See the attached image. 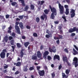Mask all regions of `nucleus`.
Masks as SVG:
<instances>
[{
    "label": "nucleus",
    "mask_w": 78,
    "mask_h": 78,
    "mask_svg": "<svg viewBox=\"0 0 78 78\" xmlns=\"http://www.w3.org/2000/svg\"><path fill=\"white\" fill-rule=\"evenodd\" d=\"M49 7L51 12H52L50 17L51 19H55V16H56V15H57L56 9L54 7L52 8L51 7V6L50 5H49ZM54 15L55 16H54Z\"/></svg>",
    "instance_id": "f257e3e1"
},
{
    "label": "nucleus",
    "mask_w": 78,
    "mask_h": 78,
    "mask_svg": "<svg viewBox=\"0 0 78 78\" xmlns=\"http://www.w3.org/2000/svg\"><path fill=\"white\" fill-rule=\"evenodd\" d=\"M57 3H58V7L60 9V14H63L64 12V6L61 5L60 3L59 2V1L57 2Z\"/></svg>",
    "instance_id": "f03ea898"
},
{
    "label": "nucleus",
    "mask_w": 78,
    "mask_h": 78,
    "mask_svg": "<svg viewBox=\"0 0 78 78\" xmlns=\"http://www.w3.org/2000/svg\"><path fill=\"white\" fill-rule=\"evenodd\" d=\"M7 50L6 49H4L2 50V52L0 54V56L2 59H4L5 58L6 53Z\"/></svg>",
    "instance_id": "7ed1b4c3"
},
{
    "label": "nucleus",
    "mask_w": 78,
    "mask_h": 78,
    "mask_svg": "<svg viewBox=\"0 0 78 78\" xmlns=\"http://www.w3.org/2000/svg\"><path fill=\"white\" fill-rule=\"evenodd\" d=\"M75 31H76V33H78V28H77L76 27H74L73 28H70L68 30L69 33H70Z\"/></svg>",
    "instance_id": "20e7f679"
},
{
    "label": "nucleus",
    "mask_w": 78,
    "mask_h": 78,
    "mask_svg": "<svg viewBox=\"0 0 78 78\" xmlns=\"http://www.w3.org/2000/svg\"><path fill=\"white\" fill-rule=\"evenodd\" d=\"M64 8L66 9L65 14L66 15H68L69 14V5H65Z\"/></svg>",
    "instance_id": "39448f33"
},
{
    "label": "nucleus",
    "mask_w": 78,
    "mask_h": 78,
    "mask_svg": "<svg viewBox=\"0 0 78 78\" xmlns=\"http://www.w3.org/2000/svg\"><path fill=\"white\" fill-rule=\"evenodd\" d=\"M71 11L70 12V13H71V17L73 18V17H74L75 16V11L72 9H71Z\"/></svg>",
    "instance_id": "423d86ee"
},
{
    "label": "nucleus",
    "mask_w": 78,
    "mask_h": 78,
    "mask_svg": "<svg viewBox=\"0 0 78 78\" xmlns=\"http://www.w3.org/2000/svg\"><path fill=\"white\" fill-rule=\"evenodd\" d=\"M55 46H53L52 47V48H51L49 47L48 48L49 51L51 52V53H52V52H53V53H55L56 50L55 49Z\"/></svg>",
    "instance_id": "0eeeda50"
},
{
    "label": "nucleus",
    "mask_w": 78,
    "mask_h": 78,
    "mask_svg": "<svg viewBox=\"0 0 78 78\" xmlns=\"http://www.w3.org/2000/svg\"><path fill=\"white\" fill-rule=\"evenodd\" d=\"M38 73L41 76H43L45 74V71L44 70H40L38 71Z\"/></svg>",
    "instance_id": "6e6552de"
},
{
    "label": "nucleus",
    "mask_w": 78,
    "mask_h": 78,
    "mask_svg": "<svg viewBox=\"0 0 78 78\" xmlns=\"http://www.w3.org/2000/svg\"><path fill=\"white\" fill-rule=\"evenodd\" d=\"M15 28L18 34H20V28L18 26H15Z\"/></svg>",
    "instance_id": "1a4fd4ad"
},
{
    "label": "nucleus",
    "mask_w": 78,
    "mask_h": 78,
    "mask_svg": "<svg viewBox=\"0 0 78 78\" xmlns=\"http://www.w3.org/2000/svg\"><path fill=\"white\" fill-rule=\"evenodd\" d=\"M49 54V52H48V51H45L43 54V58H44V59H47V56Z\"/></svg>",
    "instance_id": "9d476101"
},
{
    "label": "nucleus",
    "mask_w": 78,
    "mask_h": 78,
    "mask_svg": "<svg viewBox=\"0 0 78 78\" xmlns=\"http://www.w3.org/2000/svg\"><path fill=\"white\" fill-rule=\"evenodd\" d=\"M45 18V20H47V16L45 14H44L43 16H41V20H44V19Z\"/></svg>",
    "instance_id": "9b49d317"
},
{
    "label": "nucleus",
    "mask_w": 78,
    "mask_h": 78,
    "mask_svg": "<svg viewBox=\"0 0 78 78\" xmlns=\"http://www.w3.org/2000/svg\"><path fill=\"white\" fill-rule=\"evenodd\" d=\"M37 56L38 58H40L42 57V54H41L40 51H38L37 52Z\"/></svg>",
    "instance_id": "f8f14e48"
},
{
    "label": "nucleus",
    "mask_w": 78,
    "mask_h": 78,
    "mask_svg": "<svg viewBox=\"0 0 78 78\" xmlns=\"http://www.w3.org/2000/svg\"><path fill=\"white\" fill-rule=\"evenodd\" d=\"M14 66L16 65V66L20 67L21 66V62H18L17 63L14 62L13 63Z\"/></svg>",
    "instance_id": "ddd939ff"
},
{
    "label": "nucleus",
    "mask_w": 78,
    "mask_h": 78,
    "mask_svg": "<svg viewBox=\"0 0 78 78\" xmlns=\"http://www.w3.org/2000/svg\"><path fill=\"white\" fill-rule=\"evenodd\" d=\"M57 59H58V60H59V56L58 55H55L54 56L53 59L54 60H55Z\"/></svg>",
    "instance_id": "4468645a"
},
{
    "label": "nucleus",
    "mask_w": 78,
    "mask_h": 78,
    "mask_svg": "<svg viewBox=\"0 0 78 78\" xmlns=\"http://www.w3.org/2000/svg\"><path fill=\"white\" fill-rule=\"evenodd\" d=\"M73 63L74 64H77L78 63V58L76 57H74L73 58Z\"/></svg>",
    "instance_id": "2eb2a0df"
},
{
    "label": "nucleus",
    "mask_w": 78,
    "mask_h": 78,
    "mask_svg": "<svg viewBox=\"0 0 78 78\" xmlns=\"http://www.w3.org/2000/svg\"><path fill=\"white\" fill-rule=\"evenodd\" d=\"M19 2H21L22 3V5L23 6H25V1L24 0H18Z\"/></svg>",
    "instance_id": "dca6fc26"
},
{
    "label": "nucleus",
    "mask_w": 78,
    "mask_h": 78,
    "mask_svg": "<svg viewBox=\"0 0 78 78\" xmlns=\"http://www.w3.org/2000/svg\"><path fill=\"white\" fill-rule=\"evenodd\" d=\"M62 59L63 62H67L68 61V60H67V58L66 56H63L62 58Z\"/></svg>",
    "instance_id": "f3484780"
},
{
    "label": "nucleus",
    "mask_w": 78,
    "mask_h": 78,
    "mask_svg": "<svg viewBox=\"0 0 78 78\" xmlns=\"http://www.w3.org/2000/svg\"><path fill=\"white\" fill-rule=\"evenodd\" d=\"M73 54L74 55H76L78 54V52L75 49V48H73Z\"/></svg>",
    "instance_id": "a211bd4d"
},
{
    "label": "nucleus",
    "mask_w": 78,
    "mask_h": 78,
    "mask_svg": "<svg viewBox=\"0 0 78 78\" xmlns=\"http://www.w3.org/2000/svg\"><path fill=\"white\" fill-rule=\"evenodd\" d=\"M28 66H26L23 68V70L24 72H27L28 70V69L27 68Z\"/></svg>",
    "instance_id": "6ab92c4d"
},
{
    "label": "nucleus",
    "mask_w": 78,
    "mask_h": 78,
    "mask_svg": "<svg viewBox=\"0 0 78 78\" xmlns=\"http://www.w3.org/2000/svg\"><path fill=\"white\" fill-rule=\"evenodd\" d=\"M23 50L22 49L20 52V57H21V58H23V55H24V52H23Z\"/></svg>",
    "instance_id": "aec40b11"
},
{
    "label": "nucleus",
    "mask_w": 78,
    "mask_h": 78,
    "mask_svg": "<svg viewBox=\"0 0 78 78\" xmlns=\"http://www.w3.org/2000/svg\"><path fill=\"white\" fill-rule=\"evenodd\" d=\"M20 27L21 29L24 28V26L23 25V23L20 22L19 23Z\"/></svg>",
    "instance_id": "412c9836"
},
{
    "label": "nucleus",
    "mask_w": 78,
    "mask_h": 78,
    "mask_svg": "<svg viewBox=\"0 0 78 78\" xmlns=\"http://www.w3.org/2000/svg\"><path fill=\"white\" fill-rule=\"evenodd\" d=\"M30 43L29 42H27L24 43V45L26 48H27V47L28 46V45L30 44Z\"/></svg>",
    "instance_id": "4be33fe9"
},
{
    "label": "nucleus",
    "mask_w": 78,
    "mask_h": 78,
    "mask_svg": "<svg viewBox=\"0 0 78 78\" xmlns=\"http://www.w3.org/2000/svg\"><path fill=\"white\" fill-rule=\"evenodd\" d=\"M4 41H5V42H7L8 41V37L7 36H5L4 38Z\"/></svg>",
    "instance_id": "5701e85b"
},
{
    "label": "nucleus",
    "mask_w": 78,
    "mask_h": 78,
    "mask_svg": "<svg viewBox=\"0 0 78 78\" xmlns=\"http://www.w3.org/2000/svg\"><path fill=\"white\" fill-rule=\"evenodd\" d=\"M30 9L31 10H34V5L33 4H31L30 6Z\"/></svg>",
    "instance_id": "b1692460"
},
{
    "label": "nucleus",
    "mask_w": 78,
    "mask_h": 78,
    "mask_svg": "<svg viewBox=\"0 0 78 78\" xmlns=\"http://www.w3.org/2000/svg\"><path fill=\"white\" fill-rule=\"evenodd\" d=\"M31 59L33 60H36L37 59V56L35 55H33Z\"/></svg>",
    "instance_id": "393cba45"
},
{
    "label": "nucleus",
    "mask_w": 78,
    "mask_h": 78,
    "mask_svg": "<svg viewBox=\"0 0 78 78\" xmlns=\"http://www.w3.org/2000/svg\"><path fill=\"white\" fill-rule=\"evenodd\" d=\"M24 11H27V10H28V9H29V7H28V5H27L24 8Z\"/></svg>",
    "instance_id": "a878e982"
},
{
    "label": "nucleus",
    "mask_w": 78,
    "mask_h": 78,
    "mask_svg": "<svg viewBox=\"0 0 78 78\" xmlns=\"http://www.w3.org/2000/svg\"><path fill=\"white\" fill-rule=\"evenodd\" d=\"M49 11V10H48L47 9H46L44 10V12L45 14H48V13Z\"/></svg>",
    "instance_id": "bb28decb"
},
{
    "label": "nucleus",
    "mask_w": 78,
    "mask_h": 78,
    "mask_svg": "<svg viewBox=\"0 0 78 78\" xmlns=\"http://www.w3.org/2000/svg\"><path fill=\"white\" fill-rule=\"evenodd\" d=\"M16 46L18 48H20L22 47V45L20 44V43H16Z\"/></svg>",
    "instance_id": "cd10ccee"
},
{
    "label": "nucleus",
    "mask_w": 78,
    "mask_h": 78,
    "mask_svg": "<svg viewBox=\"0 0 78 78\" xmlns=\"http://www.w3.org/2000/svg\"><path fill=\"white\" fill-rule=\"evenodd\" d=\"M34 66H33L32 67H30L29 68V70L30 71H32V70H34Z\"/></svg>",
    "instance_id": "c85d7f7f"
},
{
    "label": "nucleus",
    "mask_w": 78,
    "mask_h": 78,
    "mask_svg": "<svg viewBox=\"0 0 78 78\" xmlns=\"http://www.w3.org/2000/svg\"><path fill=\"white\" fill-rule=\"evenodd\" d=\"M66 73L67 74V75H68V74H69L70 73V69H67L65 71Z\"/></svg>",
    "instance_id": "c756f323"
},
{
    "label": "nucleus",
    "mask_w": 78,
    "mask_h": 78,
    "mask_svg": "<svg viewBox=\"0 0 78 78\" xmlns=\"http://www.w3.org/2000/svg\"><path fill=\"white\" fill-rule=\"evenodd\" d=\"M62 76L63 78H67V76L66 75V74L64 73H62Z\"/></svg>",
    "instance_id": "7c9ffc66"
},
{
    "label": "nucleus",
    "mask_w": 78,
    "mask_h": 78,
    "mask_svg": "<svg viewBox=\"0 0 78 78\" xmlns=\"http://www.w3.org/2000/svg\"><path fill=\"white\" fill-rule=\"evenodd\" d=\"M10 42L11 45H14V40H12L11 41H10Z\"/></svg>",
    "instance_id": "2f4dec72"
},
{
    "label": "nucleus",
    "mask_w": 78,
    "mask_h": 78,
    "mask_svg": "<svg viewBox=\"0 0 78 78\" xmlns=\"http://www.w3.org/2000/svg\"><path fill=\"white\" fill-rule=\"evenodd\" d=\"M39 21H40V19H39V18L37 17L36 18V22H37V23H39Z\"/></svg>",
    "instance_id": "473e14b6"
},
{
    "label": "nucleus",
    "mask_w": 78,
    "mask_h": 78,
    "mask_svg": "<svg viewBox=\"0 0 78 78\" xmlns=\"http://www.w3.org/2000/svg\"><path fill=\"white\" fill-rule=\"evenodd\" d=\"M40 69H41V66H37V69L38 71H40Z\"/></svg>",
    "instance_id": "72a5a7b5"
},
{
    "label": "nucleus",
    "mask_w": 78,
    "mask_h": 78,
    "mask_svg": "<svg viewBox=\"0 0 78 78\" xmlns=\"http://www.w3.org/2000/svg\"><path fill=\"white\" fill-rule=\"evenodd\" d=\"M62 18L64 20V22H67V20L66 19V16H62Z\"/></svg>",
    "instance_id": "f704fd0d"
},
{
    "label": "nucleus",
    "mask_w": 78,
    "mask_h": 78,
    "mask_svg": "<svg viewBox=\"0 0 78 78\" xmlns=\"http://www.w3.org/2000/svg\"><path fill=\"white\" fill-rule=\"evenodd\" d=\"M16 4H17V2H12L11 3V5L12 6H15V5H16Z\"/></svg>",
    "instance_id": "c9c22d12"
},
{
    "label": "nucleus",
    "mask_w": 78,
    "mask_h": 78,
    "mask_svg": "<svg viewBox=\"0 0 78 78\" xmlns=\"http://www.w3.org/2000/svg\"><path fill=\"white\" fill-rule=\"evenodd\" d=\"M47 59L48 61H50V60L51 59V56L49 55H48Z\"/></svg>",
    "instance_id": "e433bc0d"
},
{
    "label": "nucleus",
    "mask_w": 78,
    "mask_h": 78,
    "mask_svg": "<svg viewBox=\"0 0 78 78\" xmlns=\"http://www.w3.org/2000/svg\"><path fill=\"white\" fill-rule=\"evenodd\" d=\"M34 37H37V34L36 33H34L33 34Z\"/></svg>",
    "instance_id": "4c0bfd02"
},
{
    "label": "nucleus",
    "mask_w": 78,
    "mask_h": 78,
    "mask_svg": "<svg viewBox=\"0 0 78 78\" xmlns=\"http://www.w3.org/2000/svg\"><path fill=\"white\" fill-rule=\"evenodd\" d=\"M5 78H15L14 77L12 76H5Z\"/></svg>",
    "instance_id": "58836bf2"
},
{
    "label": "nucleus",
    "mask_w": 78,
    "mask_h": 78,
    "mask_svg": "<svg viewBox=\"0 0 78 78\" xmlns=\"http://www.w3.org/2000/svg\"><path fill=\"white\" fill-rule=\"evenodd\" d=\"M12 36H13V37H16V34L14 32L12 33Z\"/></svg>",
    "instance_id": "ea45409f"
},
{
    "label": "nucleus",
    "mask_w": 78,
    "mask_h": 78,
    "mask_svg": "<svg viewBox=\"0 0 78 78\" xmlns=\"http://www.w3.org/2000/svg\"><path fill=\"white\" fill-rule=\"evenodd\" d=\"M51 75L52 78H54L55 76V73H53L51 74Z\"/></svg>",
    "instance_id": "a19ab883"
},
{
    "label": "nucleus",
    "mask_w": 78,
    "mask_h": 78,
    "mask_svg": "<svg viewBox=\"0 0 78 78\" xmlns=\"http://www.w3.org/2000/svg\"><path fill=\"white\" fill-rule=\"evenodd\" d=\"M65 1L68 4L70 3V0H65Z\"/></svg>",
    "instance_id": "79ce46f5"
},
{
    "label": "nucleus",
    "mask_w": 78,
    "mask_h": 78,
    "mask_svg": "<svg viewBox=\"0 0 78 78\" xmlns=\"http://www.w3.org/2000/svg\"><path fill=\"white\" fill-rule=\"evenodd\" d=\"M70 36L71 37H73V36H75V33H72L71 34Z\"/></svg>",
    "instance_id": "37998d69"
},
{
    "label": "nucleus",
    "mask_w": 78,
    "mask_h": 78,
    "mask_svg": "<svg viewBox=\"0 0 78 78\" xmlns=\"http://www.w3.org/2000/svg\"><path fill=\"white\" fill-rule=\"evenodd\" d=\"M23 15L22 16H20L19 17L20 19H22L23 18Z\"/></svg>",
    "instance_id": "c03bdc74"
},
{
    "label": "nucleus",
    "mask_w": 78,
    "mask_h": 78,
    "mask_svg": "<svg viewBox=\"0 0 78 78\" xmlns=\"http://www.w3.org/2000/svg\"><path fill=\"white\" fill-rule=\"evenodd\" d=\"M50 37V35L49 34H46L45 35V37L46 38H48H48H49Z\"/></svg>",
    "instance_id": "a18cd8bd"
},
{
    "label": "nucleus",
    "mask_w": 78,
    "mask_h": 78,
    "mask_svg": "<svg viewBox=\"0 0 78 78\" xmlns=\"http://www.w3.org/2000/svg\"><path fill=\"white\" fill-rule=\"evenodd\" d=\"M9 66L8 65H6V66H4V69H7L8 67Z\"/></svg>",
    "instance_id": "49530a36"
},
{
    "label": "nucleus",
    "mask_w": 78,
    "mask_h": 78,
    "mask_svg": "<svg viewBox=\"0 0 78 78\" xmlns=\"http://www.w3.org/2000/svg\"><path fill=\"white\" fill-rule=\"evenodd\" d=\"M11 47H12V51H14V50H15V47L14 46H12Z\"/></svg>",
    "instance_id": "de8ad7c7"
},
{
    "label": "nucleus",
    "mask_w": 78,
    "mask_h": 78,
    "mask_svg": "<svg viewBox=\"0 0 78 78\" xmlns=\"http://www.w3.org/2000/svg\"><path fill=\"white\" fill-rule=\"evenodd\" d=\"M56 42L57 43V45H59V40H58L56 41Z\"/></svg>",
    "instance_id": "09e8293b"
},
{
    "label": "nucleus",
    "mask_w": 78,
    "mask_h": 78,
    "mask_svg": "<svg viewBox=\"0 0 78 78\" xmlns=\"http://www.w3.org/2000/svg\"><path fill=\"white\" fill-rule=\"evenodd\" d=\"M67 63V64H68V66H71V64H70V63H69V61H67L66 62Z\"/></svg>",
    "instance_id": "8fccbe9b"
},
{
    "label": "nucleus",
    "mask_w": 78,
    "mask_h": 78,
    "mask_svg": "<svg viewBox=\"0 0 78 78\" xmlns=\"http://www.w3.org/2000/svg\"><path fill=\"white\" fill-rule=\"evenodd\" d=\"M58 36L60 38V39H62V36L61 35L58 34Z\"/></svg>",
    "instance_id": "3c124183"
},
{
    "label": "nucleus",
    "mask_w": 78,
    "mask_h": 78,
    "mask_svg": "<svg viewBox=\"0 0 78 78\" xmlns=\"http://www.w3.org/2000/svg\"><path fill=\"white\" fill-rule=\"evenodd\" d=\"M13 39V38L12 37V36H9V41H11V39Z\"/></svg>",
    "instance_id": "603ef678"
},
{
    "label": "nucleus",
    "mask_w": 78,
    "mask_h": 78,
    "mask_svg": "<svg viewBox=\"0 0 78 78\" xmlns=\"http://www.w3.org/2000/svg\"><path fill=\"white\" fill-rule=\"evenodd\" d=\"M74 47L75 48V49H76V50L78 51V47H76V45H74Z\"/></svg>",
    "instance_id": "864d4df0"
},
{
    "label": "nucleus",
    "mask_w": 78,
    "mask_h": 78,
    "mask_svg": "<svg viewBox=\"0 0 78 78\" xmlns=\"http://www.w3.org/2000/svg\"><path fill=\"white\" fill-rule=\"evenodd\" d=\"M19 73V71H16V72L15 73V75H18Z\"/></svg>",
    "instance_id": "5fc2aeb1"
},
{
    "label": "nucleus",
    "mask_w": 78,
    "mask_h": 78,
    "mask_svg": "<svg viewBox=\"0 0 78 78\" xmlns=\"http://www.w3.org/2000/svg\"><path fill=\"white\" fill-rule=\"evenodd\" d=\"M9 17V15H5L6 19H8Z\"/></svg>",
    "instance_id": "6e6d98bb"
},
{
    "label": "nucleus",
    "mask_w": 78,
    "mask_h": 78,
    "mask_svg": "<svg viewBox=\"0 0 78 78\" xmlns=\"http://www.w3.org/2000/svg\"><path fill=\"white\" fill-rule=\"evenodd\" d=\"M3 72L4 73H7V72H8L7 69H5L4 71H3Z\"/></svg>",
    "instance_id": "4d7b16f0"
},
{
    "label": "nucleus",
    "mask_w": 78,
    "mask_h": 78,
    "mask_svg": "<svg viewBox=\"0 0 78 78\" xmlns=\"http://www.w3.org/2000/svg\"><path fill=\"white\" fill-rule=\"evenodd\" d=\"M61 68H62V65H60L58 66L59 70L61 69Z\"/></svg>",
    "instance_id": "13d9d810"
},
{
    "label": "nucleus",
    "mask_w": 78,
    "mask_h": 78,
    "mask_svg": "<svg viewBox=\"0 0 78 78\" xmlns=\"http://www.w3.org/2000/svg\"><path fill=\"white\" fill-rule=\"evenodd\" d=\"M75 65V67L76 68L78 66V63H74Z\"/></svg>",
    "instance_id": "bf43d9fd"
},
{
    "label": "nucleus",
    "mask_w": 78,
    "mask_h": 78,
    "mask_svg": "<svg viewBox=\"0 0 78 78\" xmlns=\"http://www.w3.org/2000/svg\"><path fill=\"white\" fill-rule=\"evenodd\" d=\"M41 5H43V4L45 2L44 1H41Z\"/></svg>",
    "instance_id": "052dcab7"
},
{
    "label": "nucleus",
    "mask_w": 78,
    "mask_h": 78,
    "mask_svg": "<svg viewBox=\"0 0 78 78\" xmlns=\"http://www.w3.org/2000/svg\"><path fill=\"white\" fill-rule=\"evenodd\" d=\"M26 28H27V29H29L31 28L28 25H27L26 26Z\"/></svg>",
    "instance_id": "680f3d73"
},
{
    "label": "nucleus",
    "mask_w": 78,
    "mask_h": 78,
    "mask_svg": "<svg viewBox=\"0 0 78 78\" xmlns=\"http://www.w3.org/2000/svg\"><path fill=\"white\" fill-rule=\"evenodd\" d=\"M64 51L66 52V53H68V50L66 48L64 49Z\"/></svg>",
    "instance_id": "e2e57ef3"
},
{
    "label": "nucleus",
    "mask_w": 78,
    "mask_h": 78,
    "mask_svg": "<svg viewBox=\"0 0 78 78\" xmlns=\"http://www.w3.org/2000/svg\"><path fill=\"white\" fill-rule=\"evenodd\" d=\"M62 33H63V31H62V30H60V34H62Z\"/></svg>",
    "instance_id": "0e129e2a"
},
{
    "label": "nucleus",
    "mask_w": 78,
    "mask_h": 78,
    "mask_svg": "<svg viewBox=\"0 0 78 78\" xmlns=\"http://www.w3.org/2000/svg\"><path fill=\"white\" fill-rule=\"evenodd\" d=\"M44 48V46L43 45H41L40 47V50H42Z\"/></svg>",
    "instance_id": "69168bd1"
},
{
    "label": "nucleus",
    "mask_w": 78,
    "mask_h": 78,
    "mask_svg": "<svg viewBox=\"0 0 78 78\" xmlns=\"http://www.w3.org/2000/svg\"><path fill=\"white\" fill-rule=\"evenodd\" d=\"M9 55H10V53H6L7 58H8V56H9Z\"/></svg>",
    "instance_id": "338daca9"
},
{
    "label": "nucleus",
    "mask_w": 78,
    "mask_h": 78,
    "mask_svg": "<svg viewBox=\"0 0 78 78\" xmlns=\"http://www.w3.org/2000/svg\"><path fill=\"white\" fill-rule=\"evenodd\" d=\"M22 39H26V37H25V36H22Z\"/></svg>",
    "instance_id": "774afa93"
}]
</instances>
